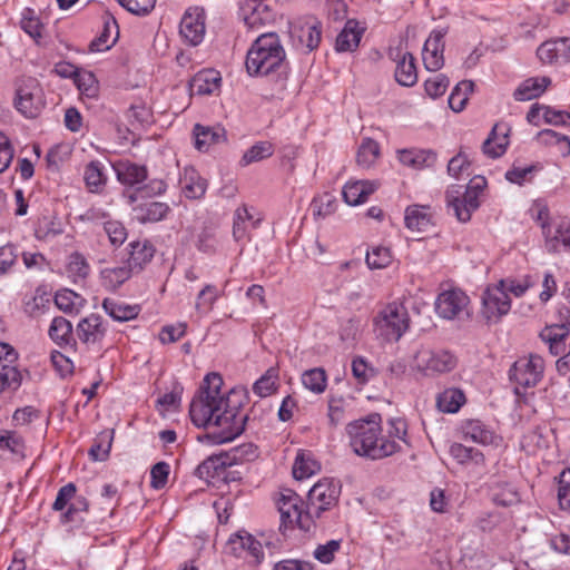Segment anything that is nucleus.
<instances>
[{"label": "nucleus", "instance_id": "obj_1", "mask_svg": "<svg viewBox=\"0 0 570 570\" xmlns=\"http://www.w3.org/2000/svg\"><path fill=\"white\" fill-rule=\"evenodd\" d=\"M222 385L223 379L218 373L207 374L189 406V415L196 426L218 429V432L207 435L216 444L233 441L243 433L249 420L248 414L240 415L236 405L232 406L230 397L220 392Z\"/></svg>", "mask_w": 570, "mask_h": 570}, {"label": "nucleus", "instance_id": "obj_2", "mask_svg": "<svg viewBox=\"0 0 570 570\" xmlns=\"http://www.w3.org/2000/svg\"><path fill=\"white\" fill-rule=\"evenodd\" d=\"M382 416L371 413L364 419L350 422L345 432L353 452L371 460L387 458L400 450L394 440L384 439L382 434Z\"/></svg>", "mask_w": 570, "mask_h": 570}, {"label": "nucleus", "instance_id": "obj_3", "mask_svg": "<svg viewBox=\"0 0 570 570\" xmlns=\"http://www.w3.org/2000/svg\"><path fill=\"white\" fill-rule=\"evenodd\" d=\"M286 53L278 35L275 32L262 33L253 42L246 56V69L250 76H268L277 72L278 77L286 78Z\"/></svg>", "mask_w": 570, "mask_h": 570}, {"label": "nucleus", "instance_id": "obj_4", "mask_svg": "<svg viewBox=\"0 0 570 570\" xmlns=\"http://www.w3.org/2000/svg\"><path fill=\"white\" fill-rule=\"evenodd\" d=\"M406 308L396 302L386 305L374 318L375 332L385 341L396 342L409 328Z\"/></svg>", "mask_w": 570, "mask_h": 570}, {"label": "nucleus", "instance_id": "obj_5", "mask_svg": "<svg viewBox=\"0 0 570 570\" xmlns=\"http://www.w3.org/2000/svg\"><path fill=\"white\" fill-rule=\"evenodd\" d=\"M539 336L553 356H560L557 368L564 374L570 365V322L547 325Z\"/></svg>", "mask_w": 570, "mask_h": 570}, {"label": "nucleus", "instance_id": "obj_6", "mask_svg": "<svg viewBox=\"0 0 570 570\" xmlns=\"http://www.w3.org/2000/svg\"><path fill=\"white\" fill-rule=\"evenodd\" d=\"M277 507L281 513L282 525L292 527L296 524L302 530H309L312 524L311 510H303V501L295 491L283 489L277 500Z\"/></svg>", "mask_w": 570, "mask_h": 570}, {"label": "nucleus", "instance_id": "obj_7", "mask_svg": "<svg viewBox=\"0 0 570 570\" xmlns=\"http://www.w3.org/2000/svg\"><path fill=\"white\" fill-rule=\"evenodd\" d=\"M16 109L26 118H37L45 107L43 91L36 78L28 77L21 80L16 90Z\"/></svg>", "mask_w": 570, "mask_h": 570}, {"label": "nucleus", "instance_id": "obj_8", "mask_svg": "<svg viewBox=\"0 0 570 570\" xmlns=\"http://www.w3.org/2000/svg\"><path fill=\"white\" fill-rule=\"evenodd\" d=\"M543 358L537 354L517 360L509 371L510 381L515 384V394H521V389L535 386L543 374Z\"/></svg>", "mask_w": 570, "mask_h": 570}, {"label": "nucleus", "instance_id": "obj_9", "mask_svg": "<svg viewBox=\"0 0 570 570\" xmlns=\"http://www.w3.org/2000/svg\"><path fill=\"white\" fill-rule=\"evenodd\" d=\"M504 284V281H500L497 285L488 287L482 295V315L488 322H497L511 308Z\"/></svg>", "mask_w": 570, "mask_h": 570}, {"label": "nucleus", "instance_id": "obj_10", "mask_svg": "<svg viewBox=\"0 0 570 570\" xmlns=\"http://www.w3.org/2000/svg\"><path fill=\"white\" fill-rule=\"evenodd\" d=\"M340 487L331 479L318 481L308 491L307 502L311 514L320 517L321 513L337 502Z\"/></svg>", "mask_w": 570, "mask_h": 570}, {"label": "nucleus", "instance_id": "obj_11", "mask_svg": "<svg viewBox=\"0 0 570 570\" xmlns=\"http://www.w3.org/2000/svg\"><path fill=\"white\" fill-rule=\"evenodd\" d=\"M480 194L465 189L463 195L459 188L452 186L446 190L448 206L454 212L455 217L461 223H466L471 219V214L480 206Z\"/></svg>", "mask_w": 570, "mask_h": 570}, {"label": "nucleus", "instance_id": "obj_12", "mask_svg": "<svg viewBox=\"0 0 570 570\" xmlns=\"http://www.w3.org/2000/svg\"><path fill=\"white\" fill-rule=\"evenodd\" d=\"M415 362L416 366L426 374L450 372L456 365L455 356L448 351H419Z\"/></svg>", "mask_w": 570, "mask_h": 570}, {"label": "nucleus", "instance_id": "obj_13", "mask_svg": "<svg viewBox=\"0 0 570 570\" xmlns=\"http://www.w3.org/2000/svg\"><path fill=\"white\" fill-rule=\"evenodd\" d=\"M228 455L224 452L205 459L195 470V475L207 484L216 485L217 482H228L227 468L230 466Z\"/></svg>", "mask_w": 570, "mask_h": 570}, {"label": "nucleus", "instance_id": "obj_14", "mask_svg": "<svg viewBox=\"0 0 570 570\" xmlns=\"http://www.w3.org/2000/svg\"><path fill=\"white\" fill-rule=\"evenodd\" d=\"M292 45L304 52L315 50L322 39V30L320 22H305L294 24L289 30Z\"/></svg>", "mask_w": 570, "mask_h": 570}, {"label": "nucleus", "instance_id": "obj_15", "mask_svg": "<svg viewBox=\"0 0 570 570\" xmlns=\"http://www.w3.org/2000/svg\"><path fill=\"white\" fill-rule=\"evenodd\" d=\"M469 297L461 289H450L441 293L435 302L436 313L446 320L460 317L465 312Z\"/></svg>", "mask_w": 570, "mask_h": 570}, {"label": "nucleus", "instance_id": "obj_16", "mask_svg": "<svg viewBox=\"0 0 570 570\" xmlns=\"http://www.w3.org/2000/svg\"><path fill=\"white\" fill-rule=\"evenodd\" d=\"M537 56L547 65L568 62L570 60V38H556L544 41L537 49Z\"/></svg>", "mask_w": 570, "mask_h": 570}, {"label": "nucleus", "instance_id": "obj_17", "mask_svg": "<svg viewBox=\"0 0 570 570\" xmlns=\"http://www.w3.org/2000/svg\"><path fill=\"white\" fill-rule=\"evenodd\" d=\"M227 547L236 557L250 556L255 563H261L264 558L261 542L247 532H238L232 535Z\"/></svg>", "mask_w": 570, "mask_h": 570}, {"label": "nucleus", "instance_id": "obj_18", "mask_svg": "<svg viewBox=\"0 0 570 570\" xmlns=\"http://www.w3.org/2000/svg\"><path fill=\"white\" fill-rule=\"evenodd\" d=\"M390 57L396 62L395 80L403 87L414 86L417 81V71L413 55L396 49L390 52Z\"/></svg>", "mask_w": 570, "mask_h": 570}, {"label": "nucleus", "instance_id": "obj_19", "mask_svg": "<svg viewBox=\"0 0 570 570\" xmlns=\"http://www.w3.org/2000/svg\"><path fill=\"white\" fill-rule=\"evenodd\" d=\"M179 32L181 37L193 46H197L204 39L205 22L203 13L195 9V12L187 11L181 18Z\"/></svg>", "mask_w": 570, "mask_h": 570}, {"label": "nucleus", "instance_id": "obj_20", "mask_svg": "<svg viewBox=\"0 0 570 570\" xmlns=\"http://www.w3.org/2000/svg\"><path fill=\"white\" fill-rule=\"evenodd\" d=\"M107 332L104 326L102 317L97 314H90L82 318L77 326V335L79 340L89 345L102 341Z\"/></svg>", "mask_w": 570, "mask_h": 570}, {"label": "nucleus", "instance_id": "obj_21", "mask_svg": "<svg viewBox=\"0 0 570 570\" xmlns=\"http://www.w3.org/2000/svg\"><path fill=\"white\" fill-rule=\"evenodd\" d=\"M510 128L505 124H495L482 145L484 155L490 158L501 157L509 145Z\"/></svg>", "mask_w": 570, "mask_h": 570}, {"label": "nucleus", "instance_id": "obj_22", "mask_svg": "<svg viewBox=\"0 0 570 570\" xmlns=\"http://www.w3.org/2000/svg\"><path fill=\"white\" fill-rule=\"evenodd\" d=\"M380 187L377 180H356L345 184L342 190L346 204L356 206L364 203L367 197Z\"/></svg>", "mask_w": 570, "mask_h": 570}, {"label": "nucleus", "instance_id": "obj_23", "mask_svg": "<svg viewBox=\"0 0 570 570\" xmlns=\"http://www.w3.org/2000/svg\"><path fill=\"white\" fill-rule=\"evenodd\" d=\"M183 195L188 199H200L207 189V181L193 167H186L179 179Z\"/></svg>", "mask_w": 570, "mask_h": 570}, {"label": "nucleus", "instance_id": "obj_24", "mask_svg": "<svg viewBox=\"0 0 570 570\" xmlns=\"http://www.w3.org/2000/svg\"><path fill=\"white\" fill-rule=\"evenodd\" d=\"M243 20L248 29L255 30L269 22L273 18L272 11L264 1L250 2L242 8Z\"/></svg>", "mask_w": 570, "mask_h": 570}, {"label": "nucleus", "instance_id": "obj_25", "mask_svg": "<svg viewBox=\"0 0 570 570\" xmlns=\"http://www.w3.org/2000/svg\"><path fill=\"white\" fill-rule=\"evenodd\" d=\"M119 27L114 17L106 16L104 19V28L100 35L95 38L89 49L92 52H99L110 49L118 40Z\"/></svg>", "mask_w": 570, "mask_h": 570}, {"label": "nucleus", "instance_id": "obj_26", "mask_svg": "<svg viewBox=\"0 0 570 570\" xmlns=\"http://www.w3.org/2000/svg\"><path fill=\"white\" fill-rule=\"evenodd\" d=\"M195 146L198 150L205 151L213 145L226 141V131L223 127L202 126L194 127Z\"/></svg>", "mask_w": 570, "mask_h": 570}, {"label": "nucleus", "instance_id": "obj_27", "mask_svg": "<svg viewBox=\"0 0 570 570\" xmlns=\"http://www.w3.org/2000/svg\"><path fill=\"white\" fill-rule=\"evenodd\" d=\"M551 85L549 77H531L522 81L514 90L513 97L518 101H527L540 97Z\"/></svg>", "mask_w": 570, "mask_h": 570}, {"label": "nucleus", "instance_id": "obj_28", "mask_svg": "<svg viewBox=\"0 0 570 570\" xmlns=\"http://www.w3.org/2000/svg\"><path fill=\"white\" fill-rule=\"evenodd\" d=\"M112 167L116 171L117 179L124 185L134 186L147 179L148 170L144 165H137L126 160L119 161Z\"/></svg>", "mask_w": 570, "mask_h": 570}, {"label": "nucleus", "instance_id": "obj_29", "mask_svg": "<svg viewBox=\"0 0 570 570\" xmlns=\"http://www.w3.org/2000/svg\"><path fill=\"white\" fill-rule=\"evenodd\" d=\"M129 248L127 265L134 273H139L154 257L155 248L148 240L131 242Z\"/></svg>", "mask_w": 570, "mask_h": 570}, {"label": "nucleus", "instance_id": "obj_30", "mask_svg": "<svg viewBox=\"0 0 570 570\" xmlns=\"http://www.w3.org/2000/svg\"><path fill=\"white\" fill-rule=\"evenodd\" d=\"M399 160L413 169H423L435 164L436 154L431 149H403L399 151Z\"/></svg>", "mask_w": 570, "mask_h": 570}, {"label": "nucleus", "instance_id": "obj_31", "mask_svg": "<svg viewBox=\"0 0 570 570\" xmlns=\"http://www.w3.org/2000/svg\"><path fill=\"white\" fill-rule=\"evenodd\" d=\"M363 29L355 20H347L344 29L337 35L335 49L340 52L354 51L361 41Z\"/></svg>", "mask_w": 570, "mask_h": 570}, {"label": "nucleus", "instance_id": "obj_32", "mask_svg": "<svg viewBox=\"0 0 570 570\" xmlns=\"http://www.w3.org/2000/svg\"><path fill=\"white\" fill-rule=\"evenodd\" d=\"M105 312L117 322H127L138 316L139 305H129L112 298H105L102 302Z\"/></svg>", "mask_w": 570, "mask_h": 570}, {"label": "nucleus", "instance_id": "obj_33", "mask_svg": "<svg viewBox=\"0 0 570 570\" xmlns=\"http://www.w3.org/2000/svg\"><path fill=\"white\" fill-rule=\"evenodd\" d=\"M219 73L215 70H202L190 81V89L196 95H210L218 89Z\"/></svg>", "mask_w": 570, "mask_h": 570}, {"label": "nucleus", "instance_id": "obj_34", "mask_svg": "<svg viewBox=\"0 0 570 570\" xmlns=\"http://www.w3.org/2000/svg\"><path fill=\"white\" fill-rule=\"evenodd\" d=\"M462 433L465 440H471L483 445L492 444L494 433L479 420H468L462 424Z\"/></svg>", "mask_w": 570, "mask_h": 570}, {"label": "nucleus", "instance_id": "obj_35", "mask_svg": "<svg viewBox=\"0 0 570 570\" xmlns=\"http://www.w3.org/2000/svg\"><path fill=\"white\" fill-rule=\"evenodd\" d=\"M451 456L460 464L463 465H484V454L474 448L465 446L461 443H453L450 445Z\"/></svg>", "mask_w": 570, "mask_h": 570}, {"label": "nucleus", "instance_id": "obj_36", "mask_svg": "<svg viewBox=\"0 0 570 570\" xmlns=\"http://www.w3.org/2000/svg\"><path fill=\"white\" fill-rule=\"evenodd\" d=\"M404 220L409 229L419 233L426 232L432 225L431 215L428 213V208L417 205L406 208Z\"/></svg>", "mask_w": 570, "mask_h": 570}, {"label": "nucleus", "instance_id": "obj_37", "mask_svg": "<svg viewBox=\"0 0 570 570\" xmlns=\"http://www.w3.org/2000/svg\"><path fill=\"white\" fill-rule=\"evenodd\" d=\"M132 274L135 273L128 267V265L105 268L100 273L101 284L105 288L109 291H116L127 279H129Z\"/></svg>", "mask_w": 570, "mask_h": 570}, {"label": "nucleus", "instance_id": "obj_38", "mask_svg": "<svg viewBox=\"0 0 570 570\" xmlns=\"http://www.w3.org/2000/svg\"><path fill=\"white\" fill-rule=\"evenodd\" d=\"M86 186L91 193H100L107 184L104 165L99 160L90 161L85 169Z\"/></svg>", "mask_w": 570, "mask_h": 570}, {"label": "nucleus", "instance_id": "obj_39", "mask_svg": "<svg viewBox=\"0 0 570 570\" xmlns=\"http://www.w3.org/2000/svg\"><path fill=\"white\" fill-rule=\"evenodd\" d=\"M137 214V219L145 222L161 220L169 212V206L161 202H148L141 204L134 209Z\"/></svg>", "mask_w": 570, "mask_h": 570}, {"label": "nucleus", "instance_id": "obj_40", "mask_svg": "<svg viewBox=\"0 0 570 570\" xmlns=\"http://www.w3.org/2000/svg\"><path fill=\"white\" fill-rule=\"evenodd\" d=\"M465 402L464 393L458 389H448L439 394L436 405L441 412L455 413Z\"/></svg>", "mask_w": 570, "mask_h": 570}, {"label": "nucleus", "instance_id": "obj_41", "mask_svg": "<svg viewBox=\"0 0 570 570\" xmlns=\"http://www.w3.org/2000/svg\"><path fill=\"white\" fill-rule=\"evenodd\" d=\"M274 154V146L269 141H258L248 148L242 159L239 160L240 166L245 167L253 163H257L269 158Z\"/></svg>", "mask_w": 570, "mask_h": 570}, {"label": "nucleus", "instance_id": "obj_42", "mask_svg": "<svg viewBox=\"0 0 570 570\" xmlns=\"http://www.w3.org/2000/svg\"><path fill=\"white\" fill-rule=\"evenodd\" d=\"M473 87L474 83L471 80H463L454 87L449 97V106L453 111L460 112L464 109L469 94L473 91Z\"/></svg>", "mask_w": 570, "mask_h": 570}, {"label": "nucleus", "instance_id": "obj_43", "mask_svg": "<svg viewBox=\"0 0 570 570\" xmlns=\"http://www.w3.org/2000/svg\"><path fill=\"white\" fill-rule=\"evenodd\" d=\"M114 440V430L101 432L94 441L89 455L94 461H104L108 458Z\"/></svg>", "mask_w": 570, "mask_h": 570}, {"label": "nucleus", "instance_id": "obj_44", "mask_svg": "<svg viewBox=\"0 0 570 570\" xmlns=\"http://www.w3.org/2000/svg\"><path fill=\"white\" fill-rule=\"evenodd\" d=\"M302 383L313 393H323L327 384L326 373L321 367L307 370L302 374Z\"/></svg>", "mask_w": 570, "mask_h": 570}, {"label": "nucleus", "instance_id": "obj_45", "mask_svg": "<svg viewBox=\"0 0 570 570\" xmlns=\"http://www.w3.org/2000/svg\"><path fill=\"white\" fill-rule=\"evenodd\" d=\"M21 382L22 376L17 366L13 364L0 366V394L6 391L16 392Z\"/></svg>", "mask_w": 570, "mask_h": 570}, {"label": "nucleus", "instance_id": "obj_46", "mask_svg": "<svg viewBox=\"0 0 570 570\" xmlns=\"http://www.w3.org/2000/svg\"><path fill=\"white\" fill-rule=\"evenodd\" d=\"M320 470L318 463L304 452H299L293 465V476L296 480L309 478Z\"/></svg>", "mask_w": 570, "mask_h": 570}, {"label": "nucleus", "instance_id": "obj_47", "mask_svg": "<svg viewBox=\"0 0 570 570\" xmlns=\"http://www.w3.org/2000/svg\"><path fill=\"white\" fill-rule=\"evenodd\" d=\"M492 500L497 505L511 507L520 501V497L510 483H498L493 488Z\"/></svg>", "mask_w": 570, "mask_h": 570}, {"label": "nucleus", "instance_id": "obj_48", "mask_svg": "<svg viewBox=\"0 0 570 570\" xmlns=\"http://www.w3.org/2000/svg\"><path fill=\"white\" fill-rule=\"evenodd\" d=\"M380 155V147L376 141L371 138H366L361 144L357 155L356 163L363 168L371 167Z\"/></svg>", "mask_w": 570, "mask_h": 570}, {"label": "nucleus", "instance_id": "obj_49", "mask_svg": "<svg viewBox=\"0 0 570 570\" xmlns=\"http://www.w3.org/2000/svg\"><path fill=\"white\" fill-rule=\"evenodd\" d=\"M72 335L71 323L62 316H57L52 320L49 336L57 343H68Z\"/></svg>", "mask_w": 570, "mask_h": 570}, {"label": "nucleus", "instance_id": "obj_50", "mask_svg": "<svg viewBox=\"0 0 570 570\" xmlns=\"http://www.w3.org/2000/svg\"><path fill=\"white\" fill-rule=\"evenodd\" d=\"M277 370L271 367L253 385V391L259 397H266L275 392L277 381Z\"/></svg>", "mask_w": 570, "mask_h": 570}, {"label": "nucleus", "instance_id": "obj_51", "mask_svg": "<svg viewBox=\"0 0 570 570\" xmlns=\"http://www.w3.org/2000/svg\"><path fill=\"white\" fill-rule=\"evenodd\" d=\"M228 455L230 466L244 462H249L258 456L257 446L253 443L242 444L240 446L234 448L229 452H224Z\"/></svg>", "mask_w": 570, "mask_h": 570}, {"label": "nucleus", "instance_id": "obj_52", "mask_svg": "<svg viewBox=\"0 0 570 570\" xmlns=\"http://www.w3.org/2000/svg\"><path fill=\"white\" fill-rule=\"evenodd\" d=\"M562 245L563 249L570 252V227L560 225L552 237L546 236V247L549 252H559V246Z\"/></svg>", "mask_w": 570, "mask_h": 570}, {"label": "nucleus", "instance_id": "obj_53", "mask_svg": "<svg viewBox=\"0 0 570 570\" xmlns=\"http://www.w3.org/2000/svg\"><path fill=\"white\" fill-rule=\"evenodd\" d=\"M392 255L387 247L376 246L366 254V264L371 269L385 268L391 264Z\"/></svg>", "mask_w": 570, "mask_h": 570}, {"label": "nucleus", "instance_id": "obj_54", "mask_svg": "<svg viewBox=\"0 0 570 570\" xmlns=\"http://www.w3.org/2000/svg\"><path fill=\"white\" fill-rule=\"evenodd\" d=\"M347 403L342 396H331L328 400V422L330 425L335 428L341 424L346 417Z\"/></svg>", "mask_w": 570, "mask_h": 570}, {"label": "nucleus", "instance_id": "obj_55", "mask_svg": "<svg viewBox=\"0 0 570 570\" xmlns=\"http://www.w3.org/2000/svg\"><path fill=\"white\" fill-rule=\"evenodd\" d=\"M311 206L315 217L324 218L334 213L336 199L333 195L325 193L318 197H315Z\"/></svg>", "mask_w": 570, "mask_h": 570}, {"label": "nucleus", "instance_id": "obj_56", "mask_svg": "<svg viewBox=\"0 0 570 570\" xmlns=\"http://www.w3.org/2000/svg\"><path fill=\"white\" fill-rule=\"evenodd\" d=\"M219 296L218 289L215 285L207 284L197 296L195 308L199 312H209Z\"/></svg>", "mask_w": 570, "mask_h": 570}, {"label": "nucleus", "instance_id": "obj_57", "mask_svg": "<svg viewBox=\"0 0 570 570\" xmlns=\"http://www.w3.org/2000/svg\"><path fill=\"white\" fill-rule=\"evenodd\" d=\"M20 26L31 38L37 39L41 37L42 24L32 9L26 8L23 10Z\"/></svg>", "mask_w": 570, "mask_h": 570}, {"label": "nucleus", "instance_id": "obj_58", "mask_svg": "<svg viewBox=\"0 0 570 570\" xmlns=\"http://www.w3.org/2000/svg\"><path fill=\"white\" fill-rule=\"evenodd\" d=\"M68 275L72 278H86L89 274V265L86 258L79 253H72L69 256L67 265Z\"/></svg>", "mask_w": 570, "mask_h": 570}, {"label": "nucleus", "instance_id": "obj_59", "mask_svg": "<svg viewBox=\"0 0 570 570\" xmlns=\"http://www.w3.org/2000/svg\"><path fill=\"white\" fill-rule=\"evenodd\" d=\"M449 83V78L445 75L438 73L425 80L424 88L431 98H438L446 91Z\"/></svg>", "mask_w": 570, "mask_h": 570}, {"label": "nucleus", "instance_id": "obj_60", "mask_svg": "<svg viewBox=\"0 0 570 570\" xmlns=\"http://www.w3.org/2000/svg\"><path fill=\"white\" fill-rule=\"evenodd\" d=\"M104 230L107 234L112 246H120L127 238L125 226L118 220H108L104 224Z\"/></svg>", "mask_w": 570, "mask_h": 570}, {"label": "nucleus", "instance_id": "obj_61", "mask_svg": "<svg viewBox=\"0 0 570 570\" xmlns=\"http://www.w3.org/2000/svg\"><path fill=\"white\" fill-rule=\"evenodd\" d=\"M127 118L131 127L138 129L150 121V111L145 105H134L127 111Z\"/></svg>", "mask_w": 570, "mask_h": 570}, {"label": "nucleus", "instance_id": "obj_62", "mask_svg": "<svg viewBox=\"0 0 570 570\" xmlns=\"http://www.w3.org/2000/svg\"><path fill=\"white\" fill-rule=\"evenodd\" d=\"M341 548L340 540H330L325 544H318L314 550V558L322 563H330L334 560L335 553Z\"/></svg>", "mask_w": 570, "mask_h": 570}, {"label": "nucleus", "instance_id": "obj_63", "mask_svg": "<svg viewBox=\"0 0 570 570\" xmlns=\"http://www.w3.org/2000/svg\"><path fill=\"white\" fill-rule=\"evenodd\" d=\"M170 466L166 462L156 463L150 470V485L151 488L159 490L163 489L168 480Z\"/></svg>", "mask_w": 570, "mask_h": 570}, {"label": "nucleus", "instance_id": "obj_64", "mask_svg": "<svg viewBox=\"0 0 570 570\" xmlns=\"http://www.w3.org/2000/svg\"><path fill=\"white\" fill-rule=\"evenodd\" d=\"M558 499L561 509H570V469L559 475Z\"/></svg>", "mask_w": 570, "mask_h": 570}]
</instances>
